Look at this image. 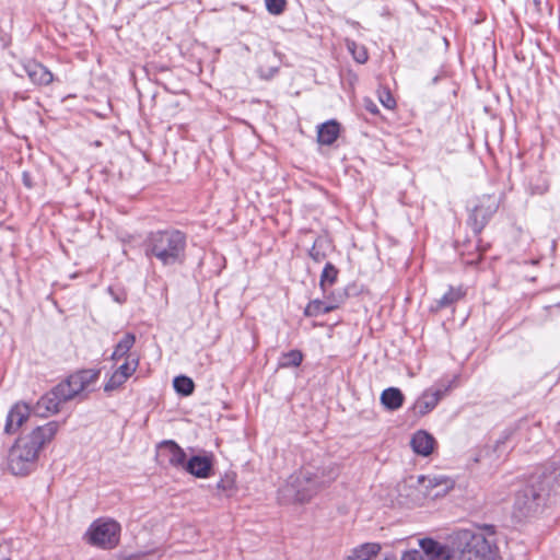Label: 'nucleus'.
<instances>
[{
	"instance_id": "f257e3e1",
	"label": "nucleus",
	"mask_w": 560,
	"mask_h": 560,
	"mask_svg": "<svg viewBox=\"0 0 560 560\" xmlns=\"http://www.w3.org/2000/svg\"><path fill=\"white\" fill-rule=\"evenodd\" d=\"M339 476V467L331 460L310 463L290 476L281 488L280 495L285 502H308Z\"/></svg>"
},
{
	"instance_id": "f03ea898",
	"label": "nucleus",
	"mask_w": 560,
	"mask_h": 560,
	"mask_svg": "<svg viewBox=\"0 0 560 560\" xmlns=\"http://www.w3.org/2000/svg\"><path fill=\"white\" fill-rule=\"evenodd\" d=\"M57 431V422L51 421L37 427L28 435L20 438L9 452V470L15 476H26L32 472L36 467L40 450L54 439Z\"/></svg>"
},
{
	"instance_id": "7ed1b4c3",
	"label": "nucleus",
	"mask_w": 560,
	"mask_h": 560,
	"mask_svg": "<svg viewBox=\"0 0 560 560\" xmlns=\"http://www.w3.org/2000/svg\"><path fill=\"white\" fill-rule=\"evenodd\" d=\"M493 526L477 529H459L451 535V557L458 560H495L497 545Z\"/></svg>"
},
{
	"instance_id": "20e7f679",
	"label": "nucleus",
	"mask_w": 560,
	"mask_h": 560,
	"mask_svg": "<svg viewBox=\"0 0 560 560\" xmlns=\"http://www.w3.org/2000/svg\"><path fill=\"white\" fill-rule=\"evenodd\" d=\"M186 235L175 229L150 232L143 242L148 258H155L163 266L183 264L186 257Z\"/></svg>"
},
{
	"instance_id": "39448f33",
	"label": "nucleus",
	"mask_w": 560,
	"mask_h": 560,
	"mask_svg": "<svg viewBox=\"0 0 560 560\" xmlns=\"http://www.w3.org/2000/svg\"><path fill=\"white\" fill-rule=\"evenodd\" d=\"M555 481L553 472L530 476L526 485L515 495V511L525 517L536 513L549 499Z\"/></svg>"
},
{
	"instance_id": "423d86ee",
	"label": "nucleus",
	"mask_w": 560,
	"mask_h": 560,
	"mask_svg": "<svg viewBox=\"0 0 560 560\" xmlns=\"http://www.w3.org/2000/svg\"><path fill=\"white\" fill-rule=\"evenodd\" d=\"M120 525L115 521L97 520L89 528L90 544L103 549H113L119 542Z\"/></svg>"
},
{
	"instance_id": "0eeeda50",
	"label": "nucleus",
	"mask_w": 560,
	"mask_h": 560,
	"mask_svg": "<svg viewBox=\"0 0 560 560\" xmlns=\"http://www.w3.org/2000/svg\"><path fill=\"white\" fill-rule=\"evenodd\" d=\"M421 550H410L402 555L400 560H450L451 550L448 546L424 538L419 540ZM383 560H397L395 558L385 557Z\"/></svg>"
},
{
	"instance_id": "6e6552de",
	"label": "nucleus",
	"mask_w": 560,
	"mask_h": 560,
	"mask_svg": "<svg viewBox=\"0 0 560 560\" xmlns=\"http://www.w3.org/2000/svg\"><path fill=\"white\" fill-rule=\"evenodd\" d=\"M498 210V201L493 196H483L469 215V221L475 233H480L490 218Z\"/></svg>"
},
{
	"instance_id": "1a4fd4ad",
	"label": "nucleus",
	"mask_w": 560,
	"mask_h": 560,
	"mask_svg": "<svg viewBox=\"0 0 560 560\" xmlns=\"http://www.w3.org/2000/svg\"><path fill=\"white\" fill-rule=\"evenodd\" d=\"M450 389V385L447 386H439L436 388L428 389L423 393V395L415 402L413 410L416 413L420 416H424L430 412L438 405L440 399L445 395V393Z\"/></svg>"
},
{
	"instance_id": "9d476101",
	"label": "nucleus",
	"mask_w": 560,
	"mask_h": 560,
	"mask_svg": "<svg viewBox=\"0 0 560 560\" xmlns=\"http://www.w3.org/2000/svg\"><path fill=\"white\" fill-rule=\"evenodd\" d=\"M159 456L163 462L176 468H185L186 454L174 441H164L159 446Z\"/></svg>"
},
{
	"instance_id": "9b49d317",
	"label": "nucleus",
	"mask_w": 560,
	"mask_h": 560,
	"mask_svg": "<svg viewBox=\"0 0 560 560\" xmlns=\"http://www.w3.org/2000/svg\"><path fill=\"white\" fill-rule=\"evenodd\" d=\"M419 481L432 498L445 495L454 487V481L445 476H422Z\"/></svg>"
},
{
	"instance_id": "f8f14e48",
	"label": "nucleus",
	"mask_w": 560,
	"mask_h": 560,
	"mask_svg": "<svg viewBox=\"0 0 560 560\" xmlns=\"http://www.w3.org/2000/svg\"><path fill=\"white\" fill-rule=\"evenodd\" d=\"M30 406L25 402H16L8 413L4 431L8 434L14 433L30 417Z\"/></svg>"
},
{
	"instance_id": "ddd939ff",
	"label": "nucleus",
	"mask_w": 560,
	"mask_h": 560,
	"mask_svg": "<svg viewBox=\"0 0 560 560\" xmlns=\"http://www.w3.org/2000/svg\"><path fill=\"white\" fill-rule=\"evenodd\" d=\"M23 70L30 80L36 85H48L52 82V73L42 63L28 60L23 65Z\"/></svg>"
},
{
	"instance_id": "4468645a",
	"label": "nucleus",
	"mask_w": 560,
	"mask_h": 560,
	"mask_svg": "<svg viewBox=\"0 0 560 560\" xmlns=\"http://www.w3.org/2000/svg\"><path fill=\"white\" fill-rule=\"evenodd\" d=\"M68 401L57 393V386L44 395L36 404V412L39 416H46L47 413H56L59 411L60 405Z\"/></svg>"
},
{
	"instance_id": "2eb2a0df",
	"label": "nucleus",
	"mask_w": 560,
	"mask_h": 560,
	"mask_svg": "<svg viewBox=\"0 0 560 560\" xmlns=\"http://www.w3.org/2000/svg\"><path fill=\"white\" fill-rule=\"evenodd\" d=\"M184 469L197 478H208L212 470V459L210 456H192Z\"/></svg>"
},
{
	"instance_id": "dca6fc26",
	"label": "nucleus",
	"mask_w": 560,
	"mask_h": 560,
	"mask_svg": "<svg viewBox=\"0 0 560 560\" xmlns=\"http://www.w3.org/2000/svg\"><path fill=\"white\" fill-rule=\"evenodd\" d=\"M435 444L434 438L425 431H418L411 439L412 450L422 456H428L432 453Z\"/></svg>"
},
{
	"instance_id": "f3484780",
	"label": "nucleus",
	"mask_w": 560,
	"mask_h": 560,
	"mask_svg": "<svg viewBox=\"0 0 560 560\" xmlns=\"http://www.w3.org/2000/svg\"><path fill=\"white\" fill-rule=\"evenodd\" d=\"M79 381L80 378L75 375V373L70 375L66 381L57 385V393H59L61 397L66 398L67 400L74 398L84 392Z\"/></svg>"
},
{
	"instance_id": "a211bd4d",
	"label": "nucleus",
	"mask_w": 560,
	"mask_h": 560,
	"mask_svg": "<svg viewBox=\"0 0 560 560\" xmlns=\"http://www.w3.org/2000/svg\"><path fill=\"white\" fill-rule=\"evenodd\" d=\"M340 126L336 120H329L318 127L317 139L320 144L330 145L339 136Z\"/></svg>"
},
{
	"instance_id": "6ab92c4d",
	"label": "nucleus",
	"mask_w": 560,
	"mask_h": 560,
	"mask_svg": "<svg viewBox=\"0 0 560 560\" xmlns=\"http://www.w3.org/2000/svg\"><path fill=\"white\" fill-rule=\"evenodd\" d=\"M404 399L402 393L396 387L386 388L381 394V402L388 410L399 409L404 404Z\"/></svg>"
},
{
	"instance_id": "aec40b11",
	"label": "nucleus",
	"mask_w": 560,
	"mask_h": 560,
	"mask_svg": "<svg viewBox=\"0 0 560 560\" xmlns=\"http://www.w3.org/2000/svg\"><path fill=\"white\" fill-rule=\"evenodd\" d=\"M464 295V292L460 288L451 287L447 292L443 294L440 299L435 300L434 304L431 305V311L439 312L443 308H447L452 306L455 302L460 300Z\"/></svg>"
},
{
	"instance_id": "412c9836",
	"label": "nucleus",
	"mask_w": 560,
	"mask_h": 560,
	"mask_svg": "<svg viewBox=\"0 0 560 560\" xmlns=\"http://www.w3.org/2000/svg\"><path fill=\"white\" fill-rule=\"evenodd\" d=\"M381 550V546L375 542L363 544L360 547L353 549L345 560H370L376 556Z\"/></svg>"
},
{
	"instance_id": "4be33fe9",
	"label": "nucleus",
	"mask_w": 560,
	"mask_h": 560,
	"mask_svg": "<svg viewBox=\"0 0 560 560\" xmlns=\"http://www.w3.org/2000/svg\"><path fill=\"white\" fill-rule=\"evenodd\" d=\"M135 342L136 336L133 334H125L120 341L116 345L114 352L112 354V360L117 361L126 357L130 349L133 347Z\"/></svg>"
},
{
	"instance_id": "5701e85b",
	"label": "nucleus",
	"mask_w": 560,
	"mask_h": 560,
	"mask_svg": "<svg viewBox=\"0 0 560 560\" xmlns=\"http://www.w3.org/2000/svg\"><path fill=\"white\" fill-rule=\"evenodd\" d=\"M337 307L334 303H328L326 301L314 300L307 304L305 307L306 316H318L320 314H327Z\"/></svg>"
},
{
	"instance_id": "b1692460",
	"label": "nucleus",
	"mask_w": 560,
	"mask_h": 560,
	"mask_svg": "<svg viewBox=\"0 0 560 560\" xmlns=\"http://www.w3.org/2000/svg\"><path fill=\"white\" fill-rule=\"evenodd\" d=\"M338 277V269L331 264L327 262L322 271L319 285L324 293L336 282Z\"/></svg>"
},
{
	"instance_id": "393cba45",
	"label": "nucleus",
	"mask_w": 560,
	"mask_h": 560,
	"mask_svg": "<svg viewBox=\"0 0 560 560\" xmlns=\"http://www.w3.org/2000/svg\"><path fill=\"white\" fill-rule=\"evenodd\" d=\"M302 352L300 350H291L280 357L278 366L281 369L296 368L302 363Z\"/></svg>"
},
{
	"instance_id": "a878e982",
	"label": "nucleus",
	"mask_w": 560,
	"mask_h": 560,
	"mask_svg": "<svg viewBox=\"0 0 560 560\" xmlns=\"http://www.w3.org/2000/svg\"><path fill=\"white\" fill-rule=\"evenodd\" d=\"M173 385L175 390L183 396L191 395L195 388L192 380L184 375L176 376L173 381Z\"/></svg>"
},
{
	"instance_id": "bb28decb",
	"label": "nucleus",
	"mask_w": 560,
	"mask_h": 560,
	"mask_svg": "<svg viewBox=\"0 0 560 560\" xmlns=\"http://www.w3.org/2000/svg\"><path fill=\"white\" fill-rule=\"evenodd\" d=\"M80 378V384L86 390L91 384H94L100 377V370H82L75 373Z\"/></svg>"
},
{
	"instance_id": "cd10ccee",
	"label": "nucleus",
	"mask_w": 560,
	"mask_h": 560,
	"mask_svg": "<svg viewBox=\"0 0 560 560\" xmlns=\"http://www.w3.org/2000/svg\"><path fill=\"white\" fill-rule=\"evenodd\" d=\"M347 47L359 63H364L368 60V52L363 46L358 45L355 42H348Z\"/></svg>"
},
{
	"instance_id": "c85d7f7f",
	"label": "nucleus",
	"mask_w": 560,
	"mask_h": 560,
	"mask_svg": "<svg viewBox=\"0 0 560 560\" xmlns=\"http://www.w3.org/2000/svg\"><path fill=\"white\" fill-rule=\"evenodd\" d=\"M267 11L272 15H280L283 13L287 0H265Z\"/></svg>"
},
{
	"instance_id": "c756f323",
	"label": "nucleus",
	"mask_w": 560,
	"mask_h": 560,
	"mask_svg": "<svg viewBox=\"0 0 560 560\" xmlns=\"http://www.w3.org/2000/svg\"><path fill=\"white\" fill-rule=\"evenodd\" d=\"M127 380L118 374L116 371L112 374V376L109 377V380L107 381V383L105 384L104 386V390L106 393H109V392H113L115 389H118Z\"/></svg>"
},
{
	"instance_id": "7c9ffc66",
	"label": "nucleus",
	"mask_w": 560,
	"mask_h": 560,
	"mask_svg": "<svg viewBox=\"0 0 560 560\" xmlns=\"http://www.w3.org/2000/svg\"><path fill=\"white\" fill-rule=\"evenodd\" d=\"M380 102L388 109H393L396 106V101L388 90H382L378 94Z\"/></svg>"
},
{
	"instance_id": "2f4dec72",
	"label": "nucleus",
	"mask_w": 560,
	"mask_h": 560,
	"mask_svg": "<svg viewBox=\"0 0 560 560\" xmlns=\"http://www.w3.org/2000/svg\"><path fill=\"white\" fill-rule=\"evenodd\" d=\"M138 361H133L132 365L129 362H125L116 370V372L128 380V377L136 371Z\"/></svg>"
},
{
	"instance_id": "473e14b6",
	"label": "nucleus",
	"mask_w": 560,
	"mask_h": 560,
	"mask_svg": "<svg viewBox=\"0 0 560 560\" xmlns=\"http://www.w3.org/2000/svg\"><path fill=\"white\" fill-rule=\"evenodd\" d=\"M364 107L368 112H370L373 115H376L378 113L377 105L370 98L364 100Z\"/></svg>"
},
{
	"instance_id": "72a5a7b5",
	"label": "nucleus",
	"mask_w": 560,
	"mask_h": 560,
	"mask_svg": "<svg viewBox=\"0 0 560 560\" xmlns=\"http://www.w3.org/2000/svg\"><path fill=\"white\" fill-rule=\"evenodd\" d=\"M233 480L232 479H222L219 483H218V488L219 489H222V490H229V489H232L233 488Z\"/></svg>"
},
{
	"instance_id": "f704fd0d",
	"label": "nucleus",
	"mask_w": 560,
	"mask_h": 560,
	"mask_svg": "<svg viewBox=\"0 0 560 560\" xmlns=\"http://www.w3.org/2000/svg\"><path fill=\"white\" fill-rule=\"evenodd\" d=\"M310 256L317 262L322 261L324 259V254L316 250V247L314 246L312 250L310 252Z\"/></svg>"
},
{
	"instance_id": "c9c22d12",
	"label": "nucleus",
	"mask_w": 560,
	"mask_h": 560,
	"mask_svg": "<svg viewBox=\"0 0 560 560\" xmlns=\"http://www.w3.org/2000/svg\"><path fill=\"white\" fill-rule=\"evenodd\" d=\"M24 183H25L26 186L31 187V185L28 183V179L25 178Z\"/></svg>"
}]
</instances>
